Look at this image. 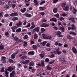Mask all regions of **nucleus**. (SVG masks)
<instances>
[{"label": "nucleus", "mask_w": 77, "mask_h": 77, "mask_svg": "<svg viewBox=\"0 0 77 77\" xmlns=\"http://www.w3.org/2000/svg\"><path fill=\"white\" fill-rule=\"evenodd\" d=\"M15 66H14L13 67H8V69H6V70L5 71V74L6 77H9L8 75H9V73L8 72V70L9 71L11 72L12 70H14V69H15Z\"/></svg>", "instance_id": "f257e3e1"}, {"label": "nucleus", "mask_w": 77, "mask_h": 77, "mask_svg": "<svg viewBox=\"0 0 77 77\" xmlns=\"http://www.w3.org/2000/svg\"><path fill=\"white\" fill-rule=\"evenodd\" d=\"M60 50L59 48H58L57 49H56V51H53V53H54L55 54H56L57 53L58 54H60L62 53V52L61 51H59Z\"/></svg>", "instance_id": "f03ea898"}, {"label": "nucleus", "mask_w": 77, "mask_h": 77, "mask_svg": "<svg viewBox=\"0 0 77 77\" xmlns=\"http://www.w3.org/2000/svg\"><path fill=\"white\" fill-rule=\"evenodd\" d=\"M61 34V32L60 31H58L57 32L56 35L58 37H62L63 35L60 34Z\"/></svg>", "instance_id": "7ed1b4c3"}, {"label": "nucleus", "mask_w": 77, "mask_h": 77, "mask_svg": "<svg viewBox=\"0 0 77 77\" xmlns=\"http://www.w3.org/2000/svg\"><path fill=\"white\" fill-rule=\"evenodd\" d=\"M15 75V71H12L11 73L10 74V77H14Z\"/></svg>", "instance_id": "20e7f679"}, {"label": "nucleus", "mask_w": 77, "mask_h": 77, "mask_svg": "<svg viewBox=\"0 0 77 77\" xmlns=\"http://www.w3.org/2000/svg\"><path fill=\"white\" fill-rule=\"evenodd\" d=\"M70 29H72V30H74V29H75V25H74V24H72V25L71 28L70 27H69L68 28V30H70Z\"/></svg>", "instance_id": "39448f33"}, {"label": "nucleus", "mask_w": 77, "mask_h": 77, "mask_svg": "<svg viewBox=\"0 0 77 77\" xmlns=\"http://www.w3.org/2000/svg\"><path fill=\"white\" fill-rule=\"evenodd\" d=\"M11 17H16V16H18V13H12L10 14Z\"/></svg>", "instance_id": "423d86ee"}, {"label": "nucleus", "mask_w": 77, "mask_h": 77, "mask_svg": "<svg viewBox=\"0 0 77 77\" xmlns=\"http://www.w3.org/2000/svg\"><path fill=\"white\" fill-rule=\"evenodd\" d=\"M46 39H49L50 40H51V39H52V37L50 35H47Z\"/></svg>", "instance_id": "0eeeda50"}, {"label": "nucleus", "mask_w": 77, "mask_h": 77, "mask_svg": "<svg viewBox=\"0 0 77 77\" xmlns=\"http://www.w3.org/2000/svg\"><path fill=\"white\" fill-rule=\"evenodd\" d=\"M29 62H30V61L29 60H26L24 61H23L22 62V63L23 64H25V65H26V64H27L28 63H29Z\"/></svg>", "instance_id": "6e6552de"}, {"label": "nucleus", "mask_w": 77, "mask_h": 77, "mask_svg": "<svg viewBox=\"0 0 77 77\" xmlns=\"http://www.w3.org/2000/svg\"><path fill=\"white\" fill-rule=\"evenodd\" d=\"M6 59V57H2V60L3 61V63H6V60H5Z\"/></svg>", "instance_id": "1a4fd4ad"}, {"label": "nucleus", "mask_w": 77, "mask_h": 77, "mask_svg": "<svg viewBox=\"0 0 77 77\" xmlns=\"http://www.w3.org/2000/svg\"><path fill=\"white\" fill-rule=\"evenodd\" d=\"M31 24H32V26L30 27V29H33V28H34L35 27V26H35V25L34 24V23H33V22H32Z\"/></svg>", "instance_id": "9d476101"}, {"label": "nucleus", "mask_w": 77, "mask_h": 77, "mask_svg": "<svg viewBox=\"0 0 77 77\" xmlns=\"http://www.w3.org/2000/svg\"><path fill=\"white\" fill-rule=\"evenodd\" d=\"M22 24H23V23L22 22L20 21L19 23H17L16 24V26H17V27L18 26L20 27V26L22 25Z\"/></svg>", "instance_id": "9b49d317"}, {"label": "nucleus", "mask_w": 77, "mask_h": 77, "mask_svg": "<svg viewBox=\"0 0 77 77\" xmlns=\"http://www.w3.org/2000/svg\"><path fill=\"white\" fill-rule=\"evenodd\" d=\"M72 51L73 52V53H77V49H75V48L74 47H73L72 48Z\"/></svg>", "instance_id": "f8f14e48"}, {"label": "nucleus", "mask_w": 77, "mask_h": 77, "mask_svg": "<svg viewBox=\"0 0 77 77\" xmlns=\"http://www.w3.org/2000/svg\"><path fill=\"white\" fill-rule=\"evenodd\" d=\"M25 16L26 17H28V18H30L32 17V15L30 14H29L27 13H26L25 14Z\"/></svg>", "instance_id": "ddd939ff"}, {"label": "nucleus", "mask_w": 77, "mask_h": 77, "mask_svg": "<svg viewBox=\"0 0 77 77\" xmlns=\"http://www.w3.org/2000/svg\"><path fill=\"white\" fill-rule=\"evenodd\" d=\"M42 36L43 38H44V39H46L47 35H45L44 34H42Z\"/></svg>", "instance_id": "4468645a"}, {"label": "nucleus", "mask_w": 77, "mask_h": 77, "mask_svg": "<svg viewBox=\"0 0 77 77\" xmlns=\"http://www.w3.org/2000/svg\"><path fill=\"white\" fill-rule=\"evenodd\" d=\"M63 9L64 10V11H68V9H69V6L68 5H67L66 7L64 8H63Z\"/></svg>", "instance_id": "2eb2a0df"}, {"label": "nucleus", "mask_w": 77, "mask_h": 77, "mask_svg": "<svg viewBox=\"0 0 77 77\" xmlns=\"http://www.w3.org/2000/svg\"><path fill=\"white\" fill-rule=\"evenodd\" d=\"M39 56L40 57H41V59H42V58L44 57V52H42L41 54H39Z\"/></svg>", "instance_id": "dca6fc26"}, {"label": "nucleus", "mask_w": 77, "mask_h": 77, "mask_svg": "<svg viewBox=\"0 0 77 77\" xmlns=\"http://www.w3.org/2000/svg\"><path fill=\"white\" fill-rule=\"evenodd\" d=\"M34 30H35L36 32H39V28L38 27L35 28L33 29V32H34Z\"/></svg>", "instance_id": "f3484780"}, {"label": "nucleus", "mask_w": 77, "mask_h": 77, "mask_svg": "<svg viewBox=\"0 0 77 77\" xmlns=\"http://www.w3.org/2000/svg\"><path fill=\"white\" fill-rule=\"evenodd\" d=\"M34 3H35L34 5L35 6H37L38 5V2L37 0H34Z\"/></svg>", "instance_id": "a211bd4d"}, {"label": "nucleus", "mask_w": 77, "mask_h": 77, "mask_svg": "<svg viewBox=\"0 0 77 77\" xmlns=\"http://www.w3.org/2000/svg\"><path fill=\"white\" fill-rule=\"evenodd\" d=\"M60 61H62L63 62H65V59L63 58V57H60Z\"/></svg>", "instance_id": "6ab92c4d"}, {"label": "nucleus", "mask_w": 77, "mask_h": 77, "mask_svg": "<svg viewBox=\"0 0 77 77\" xmlns=\"http://www.w3.org/2000/svg\"><path fill=\"white\" fill-rule=\"evenodd\" d=\"M5 35L6 36V37H9L10 35L8 32H6L5 33Z\"/></svg>", "instance_id": "aec40b11"}, {"label": "nucleus", "mask_w": 77, "mask_h": 77, "mask_svg": "<svg viewBox=\"0 0 77 77\" xmlns=\"http://www.w3.org/2000/svg\"><path fill=\"white\" fill-rule=\"evenodd\" d=\"M12 20L13 21H16V20H18V18L17 17H14L12 18Z\"/></svg>", "instance_id": "412c9836"}, {"label": "nucleus", "mask_w": 77, "mask_h": 77, "mask_svg": "<svg viewBox=\"0 0 77 77\" xmlns=\"http://www.w3.org/2000/svg\"><path fill=\"white\" fill-rule=\"evenodd\" d=\"M28 54H31V55H33L35 54V52L33 51H30L28 53Z\"/></svg>", "instance_id": "4be33fe9"}, {"label": "nucleus", "mask_w": 77, "mask_h": 77, "mask_svg": "<svg viewBox=\"0 0 77 77\" xmlns=\"http://www.w3.org/2000/svg\"><path fill=\"white\" fill-rule=\"evenodd\" d=\"M18 26H13L11 27V29L12 30H15V29H17V28H18Z\"/></svg>", "instance_id": "5701e85b"}, {"label": "nucleus", "mask_w": 77, "mask_h": 77, "mask_svg": "<svg viewBox=\"0 0 77 77\" xmlns=\"http://www.w3.org/2000/svg\"><path fill=\"white\" fill-rule=\"evenodd\" d=\"M70 34H71V35H74L75 36V35H76V34L75 32H73L72 31H70L69 32Z\"/></svg>", "instance_id": "b1692460"}, {"label": "nucleus", "mask_w": 77, "mask_h": 77, "mask_svg": "<svg viewBox=\"0 0 77 77\" xmlns=\"http://www.w3.org/2000/svg\"><path fill=\"white\" fill-rule=\"evenodd\" d=\"M59 29H60L61 30H62V32H63L65 30V28L63 26H62L61 27L59 28Z\"/></svg>", "instance_id": "393cba45"}, {"label": "nucleus", "mask_w": 77, "mask_h": 77, "mask_svg": "<svg viewBox=\"0 0 77 77\" xmlns=\"http://www.w3.org/2000/svg\"><path fill=\"white\" fill-rule=\"evenodd\" d=\"M67 38H68V39H73V38L71 36L69 35H67Z\"/></svg>", "instance_id": "a878e982"}, {"label": "nucleus", "mask_w": 77, "mask_h": 77, "mask_svg": "<svg viewBox=\"0 0 77 77\" xmlns=\"http://www.w3.org/2000/svg\"><path fill=\"white\" fill-rule=\"evenodd\" d=\"M21 31V28H19L16 30V32L17 33H19V32H20Z\"/></svg>", "instance_id": "bb28decb"}, {"label": "nucleus", "mask_w": 77, "mask_h": 77, "mask_svg": "<svg viewBox=\"0 0 77 77\" xmlns=\"http://www.w3.org/2000/svg\"><path fill=\"white\" fill-rule=\"evenodd\" d=\"M26 11V8H24L23 9L20 10V11H21V12H22V13H24V12H25V11Z\"/></svg>", "instance_id": "cd10ccee"}, {"label": "nucleus", "mask_w": 77, "mask_h": 77, "mask_svg": "<svg viewBox=\"0 0 77 77\" xmlns=\"http://www.w3.org/2000/svg\"><path fill=\"white\" fill-rule=\"evenodd\" d=\"M77 10L75 8H73V14H75L77 12Z\"/></svg>", "instance_id": "c85d7f7f"}, {"label": "nucleus", "mask_w": 77, "mask_h": 77, "mask_svg": "<svg viewBox=\"0 0 77 77\" xmlns=\"http://www.w3.org/2000/svg\"><path fill=\"white\" fill-rule=\"evenodd\" d=\"M53 11L54 13H57V8H54L53 10Z\"/></svg>", "instance_id": "c756f323"}, {"label": "nucleus", "mask_w": 77, "mask_h": 77, "mask_svg": "<svg viewBox=\"0 0 77 77\" xmlns=\"http://www.w3.org/2000/svg\"><path fill=\"white\" fill-rule=\"evenodd\" d=\"M52 21H54L55 23H57V19H56V18H54V17L52 18Z\"/></svg>", "instance_id": "7c9ffc66"}, {"label": "nucleus", "mask_w": 77, "mask_h": 77, "mask_svg": "<svg viewBox=\"0 0 77 77\" xmlns=\"http://www.w3.org/2000/svg\"><path fill=\"white\" fill-rule=\"evenodd\" d=\"M41 31L42 33H44L45 31V29L44 28H42L41 29Z\"/></svg>", "instance_id": "2f4dec72"}, {"label": "nucleus", "mask_w": 77, "mask_h": 77, "mask_svg": "<svg viewBox=\"0 0 77 77\" xmlns=\"http://www.w3.org/2000/svg\"><path fill=\"white\" fill-rule=\"evenodd\" d=\"M38 37V34L36 33L35 34L34 36V39H36Z\"/></svg>", "instance_id": "473e14b6"}, {"label": "nucleus", "mask_w": 77, "mask_h": 77, "mask_svg": "<svg viewBox=\"0 0 77 77\" xmlns=\"http://www.w3.org/2000/svg\"><path fill=\"white\" fill-rule=\"evenodd\" d=\"M54 17H57V18H59L60 17L59 14H57L54 15Z\"/></svg>", "instance_id": "72a5a7b5"}, {"label": "nucleus", "mask_w": 77, "mask_h": 77, "mask_svg": "<svg viewBox=\"0 0 77 77\" xmlns=\"http://www.w3.org/2000/svg\"><path fill=\"white\" fill-rule=\"evenodd\" d=\"M15 54H12L11 55V59H14V58H15Z\"/></svg>", "instance_id": "f704fd0d"}, {"label": "nucleus", "mask_w": 77, "mask_h": 77, "mask_svg": "<svg viewBox=\"0 0 77 77\" xmlns=\"http://www.w3.org/2000/svg\"><path fill=\"white\" fill-rule=\"evenodd\" d=\"M34 65V63L33 62H31L29 63L30 66H33Z\"/></svg>", "instance_id": "c9c22d12"}, {"label": "nucleus", "mask_w": 77, "mask_h": 77, "mask_svg": "<svg viewBox=\"0 0 77 77\" xmlns=\"http://www.w3.org/2000/svg\"><path fill=\"white\" fill-rule=\"evenodd\" d=\"M47 43V42L45 41L42 42V45L43 46H45V44Z\"/></svg>", "instance_id": "e433bc0d"}, {"label": "nucleus", "mask_w": 77, "mask_h": 77, "mask_svg": "<svg viewBox=\"0 0 77 77\" xmlns=\"http://www.w3.org/2000/svg\"><path fill=\"white\" fill-rule=\"evenodd\" d=\"M22 65H21V64L20 63H18L17 64V68H21V67H22Z\"/></svg>", "instance_id": "4c0bfd02"}, {"label": "nucleus", "mask_w": 77, "mask_h": 77, "mask_svg": "<svg viewBox=\"0 0 77 77\" xmlns=\"http://www.w3.org/2000/svg\"><path fill=\"white\" fill-rule=\"evenodd\" d=\"M8 62L11 63L14 62V61L13 60L11 59H9L8 60Z\"/></svg>", "instance_id": "58836bf2"}, {"label": "nucleus", "mask_w": 77, "mask_h": 77, "mask_svg": "<svg viewBox=\"0 0 77 77\" xmlns=\"http://www.w3.org/2000/svg\"><path fill=\"white\" fill-rule=\"evenodd\" d=\"M47 68L48 69V70H51V69H52V68L51 67H49L48 66H47Z\"/></svg>", "instance_id": "ea45409f"}, {"label": "nucleus", "mask_w": 77, "mask_h": 77, "mask_svg": "<svg viewBox=\"0 0 77 77\" xmlns=\"http://www.w3.org/2000/svg\"><path fill=\"white\" fill-rule=\"evenodd\" d=\"M28 38V35H25V36L23 37L24 39H26Z\"/></svg>", "instance_id": "a19ab883"}, {"label": "nucleus", "mask_w": 77, "mask_h": 77, "mask_svg": "<svg viewBox=\"0 0 77 77\" xmlns=\"http://www.w3.org/2000/svg\"><path fill=\"white\" fill-rule=\"evenodd\" d=\"M39 9L40 10H44V9H45V8L44 7H40Z\"/></svg>", "instance_id": "79ce46f5"}, {"label": "nucleus", "mask_w": 77, "mask_h": 77, "mask_svg": "<svg viewBox=\"0 0 77 77\" xmlns=\"http://www.w3.org/2000/svg\"><path fill=\"white\" fill-rule=\"evenodd\" d=\"M69 20H71L73 22H74L75 21H74V18H70V19H69Z\"/></svg>", "instance_id": "37998d69"}, {"label": "nucleus", "mask_w": 77, "mask_h": 77, "mask_svg": "<svg viewBox=\"0 0 77 77\" xmlns=\"http://www.w3.org/2000/svg\"><path fill=\"white\" fill-rule=\"evenodd\" d=\"M53 28L54 29V30H57L58 29V28L57 26L53 27Z\"/></svg>", "instance_id": "c03bdc74"}, {"label": "nucleus", "mask_w": 77, "mask_h": 77, "mask_svg": "<svg viewBox=\"0 0 77 77\" xmlns=\"http://www.w3.org/2000/svg\"><path fill=\"white\" fill-rule=\"evenodd\" d=\"M45 3V1H43L41 2L40 3V5H42V4Z\"/></svg>", "instance_id": "a18cd8bd"}, {"label": "nucleus", "mask_w": 77, "mask_h": 77, "mask_svg": "<svg viewBox=\"0 0 77 77\" xmlns=\"http://www.w3.org/2000/svg\"><path fill=\"white\" fill-rule=\"evenodd\" d=\"M27 57L26 56H23L21 57V59H26Z\"/></svg>", "instance_id": "49530a36"}, {"label": "nucleus", "mask_w": 77, "mask_h": 77, "mask_svg": "<svg viewBox=\"0 0 77 77\" xmlns=\"http://www.w3.org/2000/svg\"><path fill=\"white\" fill-rule=\"evenodd\" d=\"M54 61H55L54 60H53L52 62H50L49 63V64H52V63H53L54 62Z\"/></svg>", "instance_id": "de8ad7c7"}, {"label": "nucleus", "mask_w": 77, "mask_h": 77, "mask_svg": "<svg viewBox=\"0 0 77 77\" xmlns=\"http://www.w3.org/2000/svg\"><path fill=\"white\" fill-rule=\"evenodd\" d=\"M45 23H43L41 25V27H45Z\"/></svg>", "instance_id": "09e8293b"}, {"label": "nucleus", "mask_w": 77, "mask_h": 77, "mask_svg": "<svg viewBox=\"0 0 77 77\" xmlns=\"http://www.w3.org/2000/svg\"><path fill=\"white\" fill-rule=\"evenodd\" d=\"M24 44L23 45V46H27V44L26 42H24Z\"/></svg>", "instance_id": "8fccbe9b"}, {"label": "nucleus", "mask_w": 77, "mask_h": 77, "mask_svg": "<svg viewBox=\"0 0 77 77\" xmlns=\"http://www.w3.org/2000/svg\"><path fill=\"white\" fill-rule=\"evenodd\" d=\"M44 62L43 60H42L41 61V63L42 66H44Z\"/></svg>", "instance_id": "3c124183"}, {"label": "nucleus", "mask_w": 77, "mask_h": 77, "mask_svg": "<svg viewBox=\"0 0 77 77\" xmlns=\"http://www.w3.org/2000/svg\"><path fill=\"white\" fill-rule=\"evenodd\" d=\"M32 47L34 49H36V48H37V46H36L35 45H33Z\"/></svg>", "instance_id": "603ef678"}, {"label": "nucleus", "mask_w": 77, "mask_h": 77, "mask_svg": "<svg viewBox=\"0 0 77 77\" xmlns=\"http://www.w3.org/2000/svg\"><path fill=\"white\" fill-rule=\"evenodd\" d=\"M66 5V4H65L64 3H63L62 4L61 6L62 7H65Z\"/></svg>", "instance_id": "864d4df0"}, {"label": "nucleus", "mask_w": 77, "mask_h": 77, "mask_svg": "<svg viewBox=\"0 0 77 77\" xmlns=\"http://www.w3.org/2000/svg\"><path fill=\"white\" fill-rule=\"evenodd\" d=\"M47 47H50V44L49 43H48L46 45Z\"/></svg>", "instance_id": "5fc2aeb1"}, {"label": "nucleus", "mask_w": 77, "mask_h": 77, "mask_svg": "<svg viewBox=\"0 0 77 77\" xmlns=\"http://www.w3.org/2000/svg\"><path fill=\"white\" fill-rule=\"evenodd\" d=\"M8 4L9 5H10V6L12 5V3L11 2H8Z\"/></svg>", "instance_id": "6e6d98bb"}, {"label": "nucleus", "mask_w": 77, "mask_h": 77, "mask_svg": "<svg viewBox=\"0 0 77 77\" xmlns=\"http://www.w3.org/2000/svg\"><path fill=\"white\" fill-rule=\"evenodd\" d=\"M30 23H29L28 24V25H27V26H26V27L28 28V27H30Z\"/></svg>", "instance_id": "4d7b16f0"}, {"label": "nucleus", "mask_w": 77, "mask_h": 77, "mask_svg": "<svg viewBox=\"0 0 77 77\" xmlns=\"http://www.w3.org/2000/svg\"><path fill=\"white\" fill-rule=\"evenodd\" d=\"M45 75V73L44 72L42 74H40V77H42L43 75Z\"/></svg>", "instance_id": "13d9d810"}, {"label": "nucleus", "mask_w": 77, "mask_h": 77, "mask_svg": "<svg viewBox=\"0 0 77 77\" xmlns=\"http://www.w3.org/2000/svg\"><path fill=\"white\" fill-rule=\"evenodd\" d=\"M4 8L5 9H8V8H9V6L8 5H5L4 6Z\"/></svg>", "instance_id": "bf43d9fd"}, {"label": "nucleus", "mask_w": 77, "mask_h": 77, "mask_svg": "<svg viewBox=\"0 0 77 77\" xmlns=\"http://www.w3.org/2000/svg\"><path fill=\"white\" fill-rule=\"evenodd\" d=\"M49 26V25L48 24L45 23V27H48Z\"/></svg>", "instance_id": "052dcab7"}, {"label": "nucleus", "mask_w": 77, "mask_h": 77, "mask_svg": "<svg viewBox=\"0 0 77 77\" xmlns=\"http://www.w3.org/2000/svg\"><path fill=\"white\" fill-rule=\"evenodd\" d=\"M26 23H27V22L26 21H24V22L23 23V26H25L26 24Z\"/></svg>", "instance_id": "680f3d73"}, {"label": "nucleus", "mask_w": 77, "mask_h": 77, "mask_svg": "<svg viewBox=\"0 0 77 77\" xmlns=\"http://www.w3.org/2000/svg\"><path fill=\"white\" fill-rule=\"evenodd\" d=\"M57 2H58V0H54L53 3H55Z\"/></svg>", "instance_id": "e2e57ef3"}, {"label": "nucleus", "mask_w": 77, "mask_h": 77, "mask_svg": "<svg viewBox=\"0 0 77 77\" xmlns=\"http://www.w3.org/2000/svg\"><path fill=\"white\" fill-rule=\"evenodd\" d=\"M60 21H62V20H64V18L62 17H60Z\"/></svg>", "instance_id": "0e129e2a"}, {"label": "nucleus", "mask_w": 77, "mask_h": 77, "mask_svg": "<svg viewBox=\"0 0 77 77\" xmlns=\"http://www.w3.org/2000/svg\"><path fill=\"white\" fill-rule=\"evenodd\" d=\"M14 40L17 41V39H18V38H17V37L16 36V37H14Z\"/></svg>", "instance_id": "69168bd1"}, {"label": "nucleus", "mask_w": 77, "mask_h": 77, "mask_svg": "<svg viewBox=\"0 0 77 77\" xmlns=\"http://www.w3.org/2000/svg\"><path fill=\"white\" fill-rule=\"evenodd\" d=\"M42 22H46V21H47V20L45 19H43L42 20Z\"/></svg>", "instance_id": "338daca9"}, {"label": "nucleus", "mask_w": 77, "mask_h": 77, "mask_svg": "<svg viewBox=\"0 0 77 77\" xmlns=\"http://www.w3.org/2000/svg\"><path fill=\"white\" fill-rule=\"evenodd\" d=\"M45 62H48L49 61V59L48 58H46L45 60Z\"/></svg>", "instance_id": "774afa93"}]
</instances>
